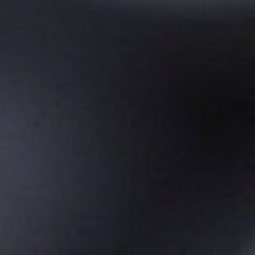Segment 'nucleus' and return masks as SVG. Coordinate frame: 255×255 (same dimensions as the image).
I'll return each instance as SVG.
<instances>
[{"instance_id": "nucleus-1", "label": "nucleus", "mask_w": 255, "mask_h": 255, "mask_svg": "<svg viewBox=\"0 0 255 255\" xmlns=\"http://www.w3.org/2000/svg\"><path fill=\"white\" fill-rule=\"evenodd\" d=\"M119 176L123 178H126V177H127V175L126 174H122L119 175Z\"/></svg>"}, {"instance_id": "nucleus-2", "label": "nucleus", "mask_w": 255, "mask_h": 255, "mask_svg": "<svg viewBox=\"0 0 255 255\" xmlns=\"http://www.w3.org/2000/svg\"><path fill=\"white\" fill-rule=\"evenodd\" d=\"M104 233H105L106 232V231L105 230H103V231Z\"/></svg>"}]
</instances>
